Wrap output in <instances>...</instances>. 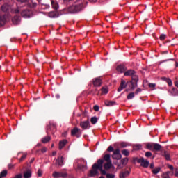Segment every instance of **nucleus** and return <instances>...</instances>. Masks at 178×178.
<instances>
[{
	"instance_id": "052dcab7",
	"label": "nucleus",
	"mask_w": 178,
	"mask_h": 178,
	"mask_svg": "<svg viewBox=\"0 0 178 178\" xmlns=\"http://www.w3.org/2000/svg\"><path fill=\"white\" fill-rule=\"evenodd\" d=\"M168 168H169V169H170V170H173V165H168Z\"/></svg>"
},
{
	"instance_id": "2eb2a0df",
	"label": "nucleus",
	"mask_w": 178,
	"mask_h": 178,
	"mask_svg": "<svg viewBox=\"0 0 178 178\" xmlns=\"http://www.w3.org/2000/svg\"><path fill=\"white\" fill-rule=\"evenodd\" d=\"M51 4L54 10H58L59 9V3L55 0H51Z\"/></svg>"
},
{
	"instance_id": "6e6d98bb",
	"label": "nucleus",
	"mask_w": 178,
	"mask_h": 178,
	"mask_svg": "<svg viewBox=\"0 0 178 178\" xmlns=\"http://www.w3.org/2000/svg\"><path fill=\"white\" fill-rule=\"evenodd\" d=\"M5 17H0V22H2L3 23H5Z\"/></svg>"
},
{
	"instance_id": "aec40b11",
	"label": "nucleus",
	"mask_w": 178,
	"mask_h": 178,
	"mask_svg": "<svg viewBox=\"0 0 178 178\" xmlns=\"http://www.w3.org/2000/svg\"><path fill=\"white\" fill-rule=\"evenodd\" d=\"M170 95H172L173 97H177L178 96V90L176 89V88H173L170 91Z\"/></svg>"
},
{
	"instance_id": "e2e57ef3",
	"label": "nucleus",
	"mask_w": 178,
	"mask_h": 178,
	"mask_svg": "<svg viewBox=\"0 0 178 178\" xmlns=\"http://www.w3.org/2000/svg\"><path fill=\"white\" fill-rule=\"evenodd\" d=\"M19 12H20V10H19L18 8L15 10V13L17 14V13H19Z\"/></svg>"
},
{
	"instance_id": "ddd939ff",
	"label": "nucleus",
	"mask_w": 178,
	"mask_h": 178,
	"mask_svg": "<svg viewBox=\"0 0 178 178\" xmlns=\"http://www.w3.org/2000/svg\"><path fill=\"white\" fill-rule=\"evenodd\" d=\"M116 69L120 73H125L126 70H127V67L124 65H118Z\"/></svg>"
},
{
	"instance_id": "79ce46f5",
	"label": "nucleus",
	"mask_w": 178,
	"mask_h": 178,
	"mask_svg": "<svg viewBox=\"0 0 178 178\" xmlns=\"http://www.w3.org/2000/svg\"><path fill=\"white\" fill-rule=\"evenodd\" d=\"M27 156L26 154H24L22 157L19 159V162H22V161H24Z\"/></svg>"
},
{
	"instance_id": "bb28decb",
	"label": "nucleus",
	"mask_w": 178,
	"mask_h": 178,
	"mask_svg": "<svg viewBox=\"0 0 178 178\" xmlns=\"http://www.w3.org/2000/svg\"><path fill=\"white\" fill-rule=\"evenodd\" d=\"M104 161H106V162H111L112 161L111 160V154H106L104 156Z\"/></svg>"
},
{
	"instance_id": "a878e982",
	"label": "nucleus",
	"mask_w": 178,
	"mask_h": 178,
	"mask_svg": "<svg viewBox=\"0 0 178 178\" xmlns=\"http://www.w3.org/2000/svg\"><path fill=\"white\" fill-rule=\"evenodd\" d=\"M116 104V102L113 101H106L105 102L106 106H113V105Z\"/></svg>"
},
{
	"instance_id": "423d86ee",
	"label": "nucleus",
	"mask_w": 178,
	"mask_h": 178,
	"mask_svg": "<svg viewBox=\"0 0 178 178\" xmlns=\"http://www.w3.org/2000/svg\"><path fill=\"white\" fill-rule=\"evenodd\" d=\"M79 126L82 128L83 130H88V129H90L91 126L90 125V121L87 120L86 121H81Z\"/></svg>"
},
{
	"instance_id": "473e14b6",
	"label": "nucleus",
	"mask_w": 178,
	"mask_h": 178,
	"mask_svg": "<svg viewBox=\"0 0 178 178\" xmlns=\"http://www.w3.org/2000/svg\"><path fill=\"white\" fill-rule=\"evenodd\" d=\"M153 175H158L159 172H161V168L156 167L152 170Z\"/></svg>"
},
{
	"instance_id": "2f4dec72",
	"label": "nucleus",
	"mask_w": 178,
	"mask_h": 178,
	"mask_svg": "<svg viewBox=\"0 0 178 178\" xmlns=\"http://www.w3.org/2000/svg\"><path fill=\"white\" fill-rule=\"evenodd\" d=\"M7 175H8V170H3L0 173V178L6 177Z\"/></svg>"
},
{
	"instance_id": "bf43d9fd",
	"label": "nucleus",
	"mask_w": 178,
	"mask_h": 178,
	"mask_svg": "<svg viewBox=\"0 0 178 178\" xmlns=\"http://www.w3.org/2000/svg\"><path fill=\"white\" fill-rule=\"evenodd\" d=\"M8 168H10V169H13V164H8Z\"/></svg>"
},
{
	"instance_id": "b1692460",
	"label": "nucleus",
	"mask_w": 178,
	"mask_h": 178,
	"mask_svg": "<svg viewBox=\"0 0 178 178\" xmlns=\"http://www.w3.org/2000/svg\"><path fill=\"white\" fill-rule=\"evenodd\" d=\"M51 141V136H45L42 138V143L43 144H47V143H49Z\"/></svg>"
},
{
	"instance_id": "8fccbe9b",
	"label": "nucleus",
	"mask_w": 178,
	"mask_h": 178,
	"mask_svg": "<svg viewBox=\"0 0 178 178\" xmlns=\"http://www.w3.org/2000/svg\"><path fill=\"white\" fill-rule=\"evenodd\" d=\"M93 109L94 111H95V112H98V111H99V106L98 105L94 106Z\"/></svg>"
},
{
	"instance_id": "5fc2aeb1",
	"label": "nucleus",
	"mask_w": 178,
	"mask_h": 178,
	"mask_svg": "<svg viewBox=\"0 0 178 178\" xmlns=\"http://www.w3.org/2000/svg\"><path fill=\"white\" fill-rule=\"evenodd\" d=\"M123 165L122 163H118V169H122Z\"/></svg>"
},
{
	"instance_id": "f704fd0d",
	"label": "nucleus",
	"mask_w": 178,
	"mask_h": 178,
	"mask_svg": "<svg viewBox=\"0 0 178 178\" xmlns=\"http://www.w3.org/2000/svg\"><path fill=\"white\" fill-rule=\"evenodd\" d=\"M129 145L126 142H122L119 145V148H126Z\"/></svg>"
},
{
	"instance_id": "f3484780",
	"label": "nucleus",
	"mask_w": 178,
	"mask_h": 178,
	"mask_svg": "<svg viewBox=\"0 0 178 178\" xmlns=\"http://www.w3.org/2000/svg\"><path fill=\"white\" fill-rule=\"evenodd\" d=\"M31 170L28 169L26 171L24 172V178H31Z\"/></svg>"
},
{
	"instance_id": "09e8293b",
	"label": "nucleus",
	"mask_w": 178,
	"mask_h": 178,
	"mask_svg": "<svg viewBox=\"0 0 178 178\" xmlns=\"http://www.w3.org/2000/svg\"><path fill=\"white\" fill-rule=\"evenodd\" d=\"M166 38V35H165V34H161V35H160V40H161V41H163V40H165Z\"/></svg>"
},
{
	"instance_id": "0eeeda50",
	"label": "nucleus",
	"mask_w": 178,
	"mask_h": 178,
	"mask_svg": "<svg viewBox=\"0 0 178 178\" xmlns=\"http://www.w3.org/2000/svg\"><path fill=\"white\" fill-rule=\"evenodd\" d=\"M113 159H116L119 161L122 159V154H120V149L119 148L116 149L112 155Z\"/></svg>"
},
{
	"instance_id": "f8f14e48",
	"label": "nucleus",
	"mask_w": 178,
	"mask_h": 178,
	"mask_svg": "<svg viewBox=\"0 0 178 178\" xmlns=\"http://www.w3.org/2000/svg\"><path fill=\"white\" fill-rule=\"evenodd\" d=\"M13 24L14 26H17V24H20V16L15 15L12 18Z\"/></svg>"
},
{
	"instance_id": "c85d7f7f",
	"label": "nucleus",
	"mask_w": 178,
	"mask_h": 178,
	"mask_svg": "<svg viewBox=\"0 0 178 178\" xmlns=\"http://www.w3.org/2000/svg\"><path fill=\"white\" fill-rule=\"evenodd\" d=\"M163 156L165 158L166 161H170V154L167 151L164 152Z\"/></svg>"
},
{
	"instance_id": "c03bdc74",
	"label": "nucleus",
	"mask_w": 178,
	"mask_h": 178,
	"mask_svg": "<svg viewBox=\"0 0 178 178\" xmlns=\"http://www.w3.org/2000/svg\"><path fill=\"white\" fill-rule=\"evenodd\" d=\"M170 172H167L163 174V178H170V177H169V174H170Z\"/></svg>"
},
{
	"instance_id": "de8ad7c7",
	"label": "nucleus",
	"mask_w": 178,
	"mask_h": 178,
	"mask_svg": "<svg viewBox=\"0 0 178 178\" xmlns=\"http://www.w3.org/2000/svg\"><path fill=\"white\" fill-rule=\"evenodd\" d=\"M30 0H17V2H20V3H27Z\"/></svg>"
},
{
	"instance_id": "9d476101",
	"label": "nucleus",
	"mask_w": 178,
	"mask_h": 178,
	"mask_svg": "<svg viewBox=\"0 0 178 178\" xmlns=\"http://www.w3.org/2000/svg\"><path fill=\"white\" fill-rule=\"evenodd\" d=\"M65 162V159L63 158V156H58L57 159L56 160V165L59 168V166H63Z\"/></svg>"
},
{
	"instance_id": "4c0bfd02",
	"label": "nucleus",
	"mask_w": 178,
	"mask_h": 178,
	"mask_svg": "<svg viewBox=\"0 0 178 178\" xmlns=\"http://www.w3.org/2000/svg\"><path fill=\"white\" fill-rule=\"evenodd\" d=\"M114 149H113V147H112L111 145H110L108 148H107V149H106V151L105 152L106 153V152H114Z\"/></svg>"
},
{
	"instance_id": "6ab92c4d",
	"label": "nucleus",
	"mask_w": 178,
	"mask_h": 178,
	"mask_svg": "<svg viewBox=\"0 0 178 178\" xmlns=\"http://www.w3.org/2000/svg\"><path fill=\"white\" fill-rule=\"evenodd\" d=\"M129 175H130V172L129 171L121 172L120 173V178H126Z\"/></svg>"
},
{
	"instance_id": "3c124183",
	"label": "nucleus",
	"mask_w": 178,
	"mask_h": 178,
	"mask_svg": "<svg viewBox=\"0 0 178 178\" xmlns=\"http://www.w3.org/2000/svg\"><path fill=\"white\" fill-rule=\"evenodd\" d=\"M13 178H23V174L20 173V174L16 175Z\"/></svg>"
},
{
	"instance_id": "49530a36",
	"label": "nucleus",
	"mask_w": 178,
	"mask_h": 178,
	"mask_svg": "<svg viewBox=\"0 0 178 178\" xmlns=\"http://www.w3.org/2000/svg\"><path fill=\"white\" fill-rule=\"evenodd\" d=\"M106 176V178H115V175L113 174L107 173Z\"/></svg>"
},
{
	"instance_id": "72a5a7b5",
	"label": "nucleus",
	"mask_w": 178,
	"mask_h": 178,
	"mask_svg": "<svg viewBox=\"0 0 178 178\" xmlns=\"http://www.w3.org/2000/svg\"><path fill=\"white\" fill-rule=\"evenodd\" d=\"M90 122L92 124H96L97 122H98V118L96 116L92 117L90 119Z\"/></svg>"
},
{
	"instance_id": "7ed1b4c3",
	"label": "nucleus",
	"mask_w": 178,
	"mask_h": 178,
	"mask_svg": "<svg viewBox=\"0 0 178 178\" xmlns=\"http://www.w3.org/2000/svg\"><path fill=\"white\" fill-rule=\"evenodd\" d=\"M83 8H84L83 3L79 5L70 6L67 8V12L69 13H77V12L83 10Z\"/></svg>"
},
{
	"instance_id": "f257e3e1",
	"label": "nucleus",
	"mask_w": 178,
	"mask_h": 178,
	"mask_svg": "<svg viewBox=\"0 0 178 178\" xmlns=\"http://www.w3.org/2000/svg\"><path fill=\"white\" fill-rule=\"evenodd\" d=\"M124 76L131 77V80L128 82L129 84V88L133 91L136 87H138V75H137V72L134 71V70H128L124 72Z\"/></svg>"
},
{
	"instance_id": "4d7b16f0",
	"label": "nucleus",
	"mask_w": 178,
	"mask_h": 178,
	"mask_svg": "<svg viewBox=\"0 0 178 178\" xmlns=\"http://www.w3.org/2000/svg\"><path fill=\"white\" fill-rule=\"evenodd\" d=\"M149 168H150V169H152V170H153L154 168H155V165H154V163H152L150 164Z\"/></svg>"
},
{
	"instance_id": "603ef678",
	"label": "nucleus",
	"mask_w": 178,
	"mask_h": 178,
	"mask_svg": "<svg viewBox=\"0 0 178 178\" xmlns=\"http://www.w3.org/2000/svg\"><path fill=\"white\" fill-rule=\"evenodd\" d=\"M141 91H142L141 88H137L135 92V95H137L139 92H141Z\"/></svg>"
},
{
	"instance_id": "58836bf2",
	"label": "nucleus",
	"mask_w": 178,
	"mask_h": 178,
	"mask_svg": "<svg viewBox=\"0 0 178 178\" xmlns=\"http://www.w3.org/2000/svg\"><path fill=\"white\" fill-rule=\"evenodd\" d=\"M141 145H135L134 146V149H135L136 151H138V149H141Z\"/></svg>"
},
{
	"instance_id": "39448f33",
	"label": "nucleus",
	"mask_w": 178,
	"mask_h": 178,
	"mask_svg": "<svg viewBox=\"0 0 178 178\" xmlns=\"http://www.w3.org/2000/svg\"><path fill=\"white\" fill-rule=\"evenodd\" d=\"M81 134H83V131L81 129H79L77 127H74L71 130V136L73 137L76 136V138H80V137H81Z\"/></svg>"
},
{
	"instance_id": "cd10ccee",
	"label": "nucleus",
	"mask_w": 178,
	"mask_h": 178,
	"mask_svg": "<svg viewBox=\"0 0 178 178\" xmlns=\"http://www.w3.org/2000/svg\"><path fill=\"white\" fill-rule=\"evenodd\" d=\"M120 162H121V165H122V166H126L129 162V159H127V158L122 159Z\"/></svg>"
},
{
	"instance_id": "c9c22d12",
	"label": "nucleus",
	"mask_w": 178,
	"mask_h": 178,
	"mask_svg": "<svg viewBox=\"0 0 178 178\" xmlns=\"http://www.w3.org/2000/svg\"><path fill=\"white\" fill-rule=\"evenodd\" d=\"M122 155H124L125 156H129L130 155V152L127 149H123L122 150Z\"/></svg>"
},
{
	"instance_id": "0e129e2a",
	"label": "nucleus",
	"mask_w": 178,
	"mask_h": 178,
	"mask_svg": "<svg viewBox=\"0 0 178 178\" xmlns=\"http://www.w3.org/2000/svg\"><path fill=\"white\" fill-rule=\"evenodd\" d=\"M56 98L57 99H59V98H60V95H59L58 94L56 95Z\"/></svg>"
},
{
	"instance_id": "f03ea898",
	"label": "nucleus",
	"mask_w": 178,
	"mask_h": 178,
	"mask_svg": "<svg viewBox=\"0 0 178 178\" xmlns=\"http://www.w3.org/2000/svg\"><path fill=\"white\" fill-rule=\"evenodd\" d=\"M104 163L103 159H99L97 161V163H95L93 164L92 167V170L90 171L88 175L89 177H94V176H97L98 175V170L101 172L102 175H108L106 171L103 169L102 164Z\"/></svg>"
},
{
	"instance_id": "680f3d73",
	"label": "nucleus",
	"mask_w": 178,
	"mask_h": 178,
	"mask_svg": "<svg viewBox=\"0 0 178 178\" xmlns=\"http://www.w3.org/2000/svg\"><path fill=\"white\" fill-rule=\"evenodd\" d=\"M97 0H88L89 2H92L93 3H95V2H97Z\"/></svg>"
},
{
	"instance_id": "c756f323",
	"label": "nucleus",
	"mask_w": 178,
	"mask_h": 178,
	"mask_svg": "<svg viewBox=\"0 0 178 178\" xmlns=\"http://www.w3.org/2000/svg\"><path fill=\"white\" fill-rule=\"evenodd\" d=\"M1 10L3 12H8V10H9V5L8 4H3L2 6H1Z\"/></svg>"
},
{
	"instance_id": "7c9ffc66",
	"label": "nucleus",
	"mask_w": 178,
	"mask_h": 178,
	"mask_svg": "<svg viewBox=\"0 0 178 178\" xmlns=\"http://www.w3.org/2000/svg\"><path fill=\"white\" fill-rule=\"evenodd\" d=\"M154 143H147L146 145V148L150 151H154Z\"/></svg>"
},
{
	"instance_id": "69168bd1",
	"label": "nucleus",
	"mask_w": 178,
	"mask_h": 178,
	"mask_svg": "<svg viewBox=\"0 0 178 178\" xmlns=\"http://www.w3.org/2000/svg\"><path fill=\"white\" fill-rule=\"evenodd\" d=\"M175 87H177V88H178V81L175 82Z\"/></svg>"
},
{
	"instance_id": "864d4df0",
	"label": "nucleus",
	"mask_w": 178,
	"mask_h": 178,
	"mask_svg": "<svg viewBox=\"0 0 178 178\" xmlns=\"http://www.w3.org/2000/svg\"><path fill=\"white\" fill-rule=\"evenodd\" d=\"M47 147H43L42 149H41V152H42V154H44V152H47Z\"/></svg>"
},
{
	"instance_id": "9b49d317",
	"label": "nucleus",
	"mask_w": 178,
	"mask_h": 178,
	"mask_svg": "<svg viewBox=\"0 0 178 178\" xmlns=\"http://www.w3.org/2000/svg\"><path fill=\"white\" fill-rule=\"evenodd\" d=\"M52 176L54 178L66 177V176H67V174L54 171L52 174Z\"/></svg>"
},
{
	"instance_id": "e433bc0d",
	"label": "nucleus",
	"mask_w": 178,
	"mask_h": 178,
	"mask_svg": "<svg viewBox=\"0 0 178 178\" xmlns=\"http://www.w3.org/2000/svg\"><path fill=\"white\" fill-rule=\"evenodd\" d=\"M135 95H136V94L134 92H131L127 95V99H133V98H134Z\"/></svg>"
},
{
	"instance_id": "13d9d810",
	"label": "nucleus",
	"mask_w": 178,
	"mask_h": 178,
	"mask_svg": "<svg viewBox=\"0 0 178 178\" xmlns=\"http://www.w3.org/2000/svg\"><path fill=\"white\" fill-rule=\"evenodd\" d=\"M175 176L177 177H178V169H175Z\"/></svg>"
},
{
	"instance_id": "338daca9",
	"label": "nucleus",
	"mask_w": 178,
	"mask_h": 178,
	"mask_svg": "<svg viewBox=\"0 0 178 178\" xmlns=\"http://www.w3.org/2000/svg\"><path fill=\"white\" fill-rule=\"evenodd\" d=\"M33 8H35L37 6V3H33Z\"/></svg>"
},
{
	"instance_id": "4468645a",
	"label": "nucleus",
	"mask_w": 178,
	"mask_h": 178,
	"mask_svg": "<svg viewBox=\"0 0 178 178\" xmlns=\"http://www.w3.org/2000/svg\"><path fill=\"white\" fill-rule=\"evenodd\" d=\"M102 84V80L99 78H96L93 80V86L95 87H100V86Z\"/></svg>"
},
{
	"instance_id": "393cba45",
	"label": "nucleus",
	"mask_w": 178,
	"mask_h": 178,
	"mask_svg": "<svg viewBox=\"0 0 178 178\" xmlns=\"http://www.w3.org/2000/svg\"><path fill=\"white\" fill-rule=\"evenodd\" d=\"M78 169L82 172H84V170H87V165L83 164H78Z\"/></svg>"
},
{
	"instance_id": "20e7f679",
	"label": "nucleus",
	"mask_w": 178,
	"mask_h": 178,
	"mask_svg": "<svg viewBox=\"0 0 178 178\" xmlns=\"http://www.w3.org/2000/svg\"><path fill=\"white\" fill-rule=\"evenodd\" d=\"M134 162H138V163H140V166L143 168H148L149 166V161L145 160L143 157H140V159L136 157L134 158Z\"/></svg>"
},
{
	"instance_id": "412c9836",
	"label": "nucleus",
	"mask_w": 178,
	"mask_h": 178,
	"mask_svg": "<svg viewBox=\"0 0 178 178\" xmlns=\"http://www.w3.org/2000/svg\"><path fill=\"white\" fill-rule=\"evenodd\" d=\"M104 168L106 170L111 169V168H112V161H107V163L104 164Z\"/></svg>"
},
{
	"instance_id": "774afa93",
	"label": "nucleus",
	"mask_w": 178,
	"mask_h": 178,
	"mask_svg": "<svg viewBox=\"0 0 178 178\" xmlns=\"http://www.w3.org/2000/svg\"><path fill=\"white\" fill-rule=\"evenodd\" d=\"M33 162H34V158H32L31 159V161H30V163H33Z\"/></svg>"
},
{
	"instance_id": "5701e85b",
	"label": "nucleus",
	"mask_w": 178,
	"mask_h": 178,
	"mask_svg": "<svg viewBox=\"0 0 178 178\" xmlns=\"http://www.w3.org/2000/svg\"><path fill=\"white\" fill-rule=\"evenodd\" d=\"M67 140H63L59 142V149H62L65 145H66Z\"/></svg>"
},
{
	"instance_id": "a211bd4d",
	"label": "nucleus",
	"mask_w": 178,
	"mask_h": 178,
	"mask_svg": "<svg viewBox=\"0 0 178 178\" xmlns=\"http://www.w3.org/2000/svg\"><path fill=\"white\" fill-rule=\"evenodd\" d=\"M161 149H162V145H161L159 143H154V145L153 146V151L159 152Z\"/></svg>"
},
{
	"instance_id": "a19ab883",
	"label": "nucleus",
	"mask_w": 178,
	"mask_h": 178,
	"mask_svg": "<svg viewBox=\"0 0 178 178\" xmlns=\"http://www.w3.org/2000/svg\"><path fill=\"white\" fill-rule=\"evenodd\" d=\"M102 95L104 94H106L108 92V90L106 88H105L104 87L102 88Z\"/></svg>"
},
{
	"instance_id": "4be33fe9",
	"label": "nucleus",
	"mask_w": 178,
	"mask_h": 178,
	"mask_svg": "<svg viewBox=\"0 0 178 178\" xmlns=\"http://www.w3.org/2000/svg\"><path fill=\"white\" fill-rule=\"evenodd\" d=\"M162 80H163L164 81H165L168 86L170 87H171V86H172L173 83L172 82V80L169 78H166V77H163Z\"/></svg>"
},
{
	"instance_id": "6e6552de",
	"label": "nucleus",
	"mask_w": 178,
	"mask_h": 178,
	"mask_svg": "<svg viewBox=\"0 0 178 178\" xmlns=\"http://www.w3.org/2000/svg\"><path fill=\"white\" fill-rule=\"evenodd\" d=\"M127 86L130 87V84H129V82L126 83V81H124V79H121V83L120 87L118 89V92H120L122 90H124V88H126Z\"/></svg>"
},
{
	"instance_id": "37998d69",
	"label": "nucleus",
	"mask_w": 178,
	"mask_h": 178,
	"mask_svg": "<svg viewBox=\"0 0 178 178\" xmlns=\"http://www.w3.org/2000/svg\"><path fill=\"white\" fill-rule=\"evenodd\" d=\"M149 88H152V90H155V87H156V84L155 83H149Z\"/></svg>"
},
{
	"instance_id": "a18cd8bd",
	"label": "nucleus",
	"mask_w": 178,
	"mask_h": 178,
	"mask_svg": "<svg viewBox=\"0 0 178 178\" xmlns=\"http://www.w3.org/2000/svg\"><path fill=\"white\" fill-rule=\"evenodd\" d=\"M37 175H38V177H41V176H42V171L41 169H38Z\"/></svg>"
},
{
	"instance_id": "ea45409f",
	"label": "nucleus",
	"mask_w": 178,
	"mask_h": 178,
	"mask_svg": "<svg viewBox=\"0 0 178 178\" xmlns=\"http://www.w3.org/2000/svg\"><path fill=\"white\" fill-rule=\"evenodd\" d=\"M145 156H146V158H151V156H152V153L151 152H146Z\"/></svg>"
},
{
	"instance_id": "1a4fd4ad",
	"label": "nucleus",
	"mask_w": 178,
	"mask_h": 178,
	"mask_svg": "<svg viewBox=\"0 0 178 178\" xmlns=\"http://www.w3.org/2000/svg\"><path fill=\"white\" fill-rule=\"evenodd\" d=\"M21 16L22 17H24V19H29L30 18V16H31V10L29 9H25L21 12Z\"/></svg>"
},
{
	"instance_id": "dca6fc26",
	"label": "nucleus",
	"mask_w": 178,
	"mask_h": 178,
	"mask_svg": "<svg viewBox=\"0 0 178 178\" xmlns=\"http://www.w3.org/2000/svg\"><path fill=\"white\" fill-rule=\"evenodd\" d=\"M49 17H59V13L56 11H51L48 14Z\"/></svg>"
}]
</instances>
